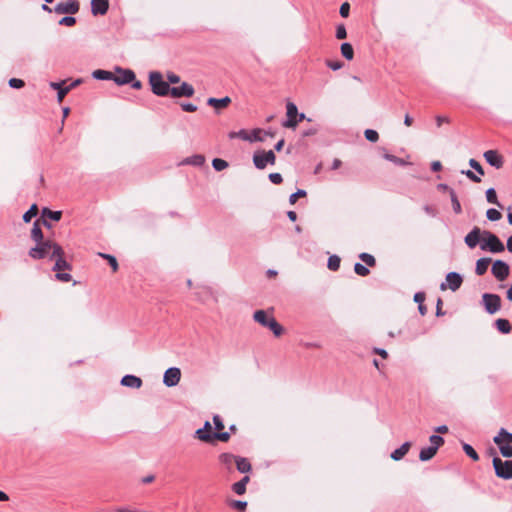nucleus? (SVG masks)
Listing matches in <instances>:
<instances>
[{
    "mask_svg": "<svg viewBox=\"0 0 512 512\" xmlns=\"http://www.w3.org/2000/svg\"><path fill=\"white\" fill-rule=\"evenodd\" d=\"M341 53L346 60H352L354 56V50L352 45L350 43H343L341 45Z\"/></svg>",
    "mask_w": 512,
    "mask_h": 512,
    "instance_id": "33",
    "label": "nucleus"
},
{
    "mask_svg": "<svg viewBox=\"0 0 512 512\" xmlns=\"http://www.w3.org/2000/svg\"><path fill=\"white\" fill-rule=\"evenodd\" d=\"M276 162V156L273 150L269 151H256L253 154V163L255 167L259 170H263L266 168L268 164L274 165Z\"/></svg>",
    "mask_w": 512,
    "mask_h": 512,
    "instance_id": "5",
    "label": "nucleus"
},
{
    "mask_svg": "<svg viewBox=\"0 0 512 512\" xmlns=\"http://www.w3.org/2000/svg\"><path fill=\"white\" fill-rule=\"evenodd\" d=\"M481 236H483V231L479 227H474L464 238L465 244L469 248H475L479 243Z\"/></svg>",
    "mask_w": 512,
    "mask_h": 512,
    "instance_id": "16",
    "label": "nucleus"
},
{
    "mask_svg": "<svg viewBox=\"0 0 512 512\" xmlns=\"http://www.w3.org/2000/svg\"><path fill=\"white\" fill-rule=\"evenodd\" d=\"M486 216L490 221H498L501 219L502 214L498 210L490 208L487 210Z\"/></svg>",
    "mask_w": 512,
    "mask_h": 512,
    "instance_id": "48",
    "label": "nucleus"
},
{
    "mask_svg": "<svg viewBox=\"0 0 512 512\" xmlns=\"http://www.w3.org/2000/svg\"><path fill=\"white\" fill-rule=\"evenodd\" d=\"M219 440L222 442H227L230 439V433L229 432H221L217 431L213 434V440Z\"/></svg>",
    "mask_w": 512,
    "mask_h": 512,
    "instance_id": "51",
    "label": "nucleus"
},
{
    "mask_svg": "<svg viewBox=\"0 0 512 512\" xmlns=\"http://www.w3.org/2000/svg\"><path fill=\"white\" fill-rule=\"evenodd\" d=\"M268 178L275 185H279L283 182V178L280 173H270Z\"/></svg>",
    "mask_w": 512,
    "mask_h": 512,
    "instance_id": "60",
    "label": "nucleus"
},
{
    "mask_svg": "<svg viewBox=\"0 0 512 512\" xmlns=\"http://www.w3.org/2000/svg\"><path fill=\"white\" fill-rule=\"evenodd\" d=\"M354 271L357 275L362 277L367 276L370 273L369 269L359 262L355 263Z\"/></svg>",
    "mask_w": 512,
    "mask_h": 512,
    "instance_id": "47",
    "label": "nucleus"
},
{
    "mask_svg": "<svg viewBox=\"0 0 512 512\" xmlns=\"http://www.w3.org/2000/svg\"><path fill=\"white\" fill-rule=\"evenodd\" d=\"M462 448H463V451L465 452V454L468 457H470L472 460H474V461L479 460L478 453L475 451V449L470 444L463 443Z\"/></svg>",
    "mask_w": 512,
    "mask_h": 512,
    "instance_id": "36",
    "label": "nucleus"
},
{
    "mask_svg": "<svg viewBox=\"0 0 512 512\" xmlns=\"http://www.w3.org/2000/svg\"><path fill=\"white\" fill-rule=\"evenodd\" d=\"M213 434L210 422L206 421L202 428L196 430L194 437L205 443H211L213 441Z\"/></svg>",
    "mask_w": 512,
    "mask_h": 512,
    "instance_id": "14",
    "label": "nucleus"
},
{
    "mask_svg": "<svg viewBox=\"0 0 512 512\" xmlns=\"http://www.w3.org/2000/svg\"><path fill=\"white\" fill-rule=\"evenodd\" d=\"M493 441L496 445L512 444V433L508 432L505 428H501Z\"/></svg>",
    "mask_w": 512,
    "mask_h": 512,
    "instance_id": "22",
    "label": "nucleus"
},
{
    "mask_svg": "<svg viewBox=\"0 0 512 512\" xmlns=\"http://www.w3.org/2000/svg\"><path fill=\"white\" fill-rule=\"evenodd\" d=\"M482 301L486 312L489 314H495L501 307V298L497 294L484 293Z\"/></svg>",
    "mask_w": 512,
    "mask_h": 512,
    "instance_id": "8",
    "label": "nucleus"
},
{
    "mask_svg": "<svg viewBox=\"0 0 512 512\" xmlns=\"http://www.w3.org/2000/svg\"><path fill=\"white\" fill-rule=\"evenodd\" d=\"M491 262L490 258H480L476 262L475 273L479 276L484 275L488 269V266Z\"/></svg>",
    "mask_w": 512,
    "mask_h": 512,
    "instance_id": "28",
    "label": "nucleus"
},
{
    "mask_svg": "<svg viewBox=\"0 0 512 512\" xmlns=\"http://www.w3.org/2000/svg\"><path fill=\"white\" fill-rule=\"evenodd\" d=\"M213 423H214L216 432L222 431L224 429V423L222 421V418L219 415L213 416Z\"/></svg>",
    "mask_w": 512,
    "mask_h": 512,
    "instance_id": "61",
    "label": "nucleus"
},
{
    "mask_svg": "<svg viewBox=\"0 0 512 512\" xmlns=\"http://www.w3.org/2000/svg\"><path fill=\"white\" fill-rule=\"evenodd\" d=\"M509 265L502 260H496L493 265L491 272L498 281H504L509 275Z\"/></svg>",
    "mask_w": 512,
    "mask_h": 512,
    "instance_id": "13",
    "label": "nucleus"
},
{
    "mask_svg": "<svg viewBox=\"0 0 512 512\" xmlns=\"http://www.w3.org/2000/svg\"><path fill=\"white\" fill-rule=\"evenodd\" d=\"M339 13L342 17L346 18L349 16V13H350V5L348 2H344L341 6H340V10H339Z\"/></svg>",
    "mask_w": 512,
    "mask_h": 512,
    "instance_id": "63",
    "label": "nucleus"
},
{
    "mask_svg": "<svg viewBox=\"0 0 512 512\" xmlns=\"http://www.w3.org/2000/svg\"><path fill=\"white\" fill-rule=\"evenodd\" d=\"M42 215H43V217H46L50 220L59 221L62 217V212L61 211H52L48 208H44L42 210Z\"/></svg>",
    "mask_w": 512,
    "mask_h": 512,
    "instance_id": "34",
    "label": "nucleus"
},
{
    "mask_svg": "<svg viewBox=\"0 0 512 512\" xmlns=\"http://www.w3.org/2000/svg\"><path fill=\"white\" fill-rule=\"evenodd\" d=\"M411 447L410 442H404L399 448L391 453V458L395 461L401 460L409 451Z\"/></svg>",
    "mask_w": 512,
    "mask_h": 512,
    "instance_id": "23",
    "label": "nucleus"
},
{
    "mask_svg": "<svg viewBox=\"0 0 512 512\" xmlns=\"http://www.w3.org/2000/svg\"><path fill=\"white\" fill-rule=\"evenodd\" d=\"M92 76L97 80H112L114 81V72L106 70H96L92 73Z\"/></svg>",
    "mask_w": 512,
    "mask_h": 512,
    "instance_id": "31",
    "label": "nucleus"
},
{
    "mask_svg": "<svg viewBox=\"0 0 512 512\" xmlns=\"http://www.w3.org/2000/svg\"><path fill=\"white\" fill-rule=\"evenodd\" d=\"M499 447L500 453L505 458L512 457V445L511 444H500L497 445Z\"/></svg>",
    "mask_w": 512,
    "mask_h": 512,
    "instance_id": "46",
    "label": "nucleus"
},
{
    "mask_svg": "<svg viewBox=\"0 0 512 512\" xmlns=\"http://www.w3.org/2000/svg\"><path fill=\"white\" fill-rule=\"evenodd\" d=\"M31 238L35 242H41L42 240H44L39 219H37L33 224V228L31 230Z\"/></svg>",
    "mask_w": 512,
    "mask_h": 512,
    "instance_id": "29",
    "label": "nucleus"
},
{
    "mask_svg": "<svg viewBox=\"0 0 512 512\" xmlns=\"http://www.w3.org/2000/svg\"><path fill=\"white\" fill-rule=\"evenodd\" d=\"M347 37L346 28L343 24H340L336 28V38L337 39H345Z\"/></svg>",
    "mask_w": 512,
    "mask_h": 512,
    "instance_id": "58",
    "label": "nucleus"
},
{
    "mask_svg": "<svg viewBox=\"0 0 512 512\" xmlns=\"http://www.w3.org/2000/svg\"><path fill=\"white\" fill-rule=\"evenodd\" d=\"M135 78L134 71L130 69H122L120 66H115L114 82L117 85H126L132 82Z\"/></svg>",
    "mask_w": 512,
    "mask_h": 512,
    "instance_id": "10",
    "label": "nucleus"
},
{
    "mask_svg": "<svg viewBox=\"0 0 512 512\" xmlns=\"http://www.w3.org/2000/svg\"><path fill=\"white\" fill-rule=\"evenodd\" d=\"M461 173L474 183L481 182V178L471 170H462Z\"/></svg>",
    "mask_w": 512,
    "mask_h": 512,
    "instance_id": "53",
    "label": "nucleus"
},
{
    "mask_svg": "<svg viewBox=\"0 0 512 512\" xmlns=\"http://www.w3.org/2000/svg\"><path fill=\"white\" fill-rule=\"evenodd\" d=\"M235 465L240 473H248L252 469V466L248 459L240 456H237Z\"/></svg>",
    "mask_w": 512,
    "mask_h": 512,
    "instance_id": "24",
    "label": "nucleus"
},
{
    "mask_svg": "<svg viewBox=\"0 0 512 512\" xmlns=\"http://www.w3.org/2000/svg\"><path fill=\"white\" fill-rule=\"evenodd\" d=\"M266 327L269 328L276 337L281 336L284 331L283 327L276 321L274 317H270L269 323Z\"/></svg>",
    "mask_w": 512,
    "mask_h": 512,
    "instance_id": "30",
    "label": "nucleus"
},
{
    "mask_svg": "<svg viewBox=\"0 0 512 512\" xmlns=\"http://www.w3.org/2000/svg\"><path fill=\"white\" fill-rule=\"evenodd\" d=\"M55 278L62 282H69L72 279V276L69 273L57 271V273L55 274Z\"/></svg>",
    "mask_w": 512,
    "mask_h": 512,
    "instance_id": "62",
    "label": "nucleus"
},
{
    "mask_svg": "<svg viewBox=\"0 0 512 512\" xmlns=\"http://www.w3.org/2000/svg\"><path fill=\"white\" fill-rule=\"evenodd\" d=\"M430 446L434 447L436 450L439 449L444 444V438L440 435H431L429 437Z\"/></svg>",
    "mask_w": 512,
    "mask_h": 512,
    "instance_id": "43",
    "label": "nucleus"
},
{
    "mask_svg": "<svg viewBox=\"0 0 512 512\" xmlns=\"http://www.w3.org/2000/svg\"><path fill=\"white\" fill-rule=\"evenodd\" d=\"M450 198H451L453 211L456 214H460L462 212V207H461L458 197L453 189H450Z\"/></svg>",
    "mask_w": 512,
    "mask_h": 512,
    "instance_id": "35",
    "label": "nucleus"
},
{
    "mask_svg": "<svg viewBox=\"0 0 512 512\" xmlns=\"http://www.w3.org/2000/svg\"><path fill=\"white\" fill-rule=\"evenodd\" d=\"M359 258L369 267H374L376 265L374 256L369 253L363 252L359 255Z\"/></svg>",
    "mask_w": 512,
    "mask_h": 512,
    "instance_id": "42",
    "label": "nucleus"
},
{
    "mask_svg": "<svg viewBox=\"0 0 512 512\" xmlns=\"http://www.w3.org/2000/svg\"><path fill=\"white\" fill-rule=\"evenodd\" d=\"M469 165H470V167H471V168H473V169H474L478 174H480V175H484V170H483V168H482L481 164H480L477 160H475V159H473V158H472V159H470V160H469Z\"/></svg>",
    "mask_w": 512,
    "mask_h": 512,
    "instance_id": "56",
    "label": "nucleus"
},
{
    "mask_svg": "<svg viewBox=\"0 0 512 512\" xmlns=\"http://www.w3.org/2000/svg\"><path fill=\"white\" fill-rule=\"evenodd\" d=\"M148 80L151 92L158 97H192L195 93L193 86L187 82H182L180 86L171 87L160 71L149 72Z\"/></svg>",
    "mask_w": 512,
    "mask_h": 512,
    "instance_id": "1",
    "label": "nucleus"
},
{
    "mask_svg": "<svg viewBox=\"0 0 512 512\" xmlns=\"http://www.w3.org/2000/svg\"><path fill=\"white\" fill-rule=\"evenodd\" d=\"M486 199L489 203L501 207V204L498 201L497 194L494 188H489L486 190Z\"/></svg>",
    "mask_w": 512,
    "mask_h": 512,
    "instance_id": "41",
    "label": "nucleus"
},
{
    "mask_svg": "<svg viewBox=\"0 0 512 512\" xmlns=\"http://www.w3.org/2000/svg\"><path fill=\"white\" fill-rule=\"evenodd\" d=\"M55 246L60 245L52 240H42L41 242H36V246L29 250V256L36 260L46 257L50 258L52 251L55 250Z\"/></svg>",
    "mask_w": 512,
    "mask_h": 512,
    "instance_id": "3",
    "label": "nucleus"
},
{
    "mask_svg": "<svg viewBox=\"0 0 512 512\" xmlns=\"http://www.w3.org/2000/svg\"><path fill=\"white\" fill-rule=\"evenodd\" d=\"M340 258L337 255H332L328 258L327 267L331 271H337L340 267Z\"/></svg>",
    "mask_w": 512,
    "mask_h": 512,
    "instance_id": "39",
    "label": "nucleus"
},
{
    "mask_svg": "<svg viewBox=\"0 0 512 512\" xmlns=\"http://www.w3.org/2000/svg\"><path fill=\"white\" fill-rule=\"evenodd\" d=\"M180 106L185 112H195L197 110V106L192 103H181Z\"/></svg>",
    "mask_w": 512,
    "mask_h": 512,
    "instance_id": "64",
    "label": "nucleus"
},
{
    "mask_svg": "<svg viewBox=\"0 0 512 512\" xmlns=\"http://www.w3.org/2000/svg\"><path fill=\"white\" fill-rule=\"evenodd\" d=\"M50 259H55V264L52 268L53 271L71 270L72 266L64 258V251L61 246H55L52 251Z\"/></svg>",
    "mask_w": 512,
    "mask_h": 512,
    "instance_id": "7",
    "label": "nucleus"
},
{
    "mask_svg": "<svg viewBox=\"0 0 512 512\" xmlns=\"http://www.w3.org/2000/svg\"><path fill=\"white\" fill-rule=\"evenodd\" d=\"M365 138L370 142H377L379 139V134L376 130L366 129L364 132Z\"/></svg>",
    "mask_w": 512,
    "mask_h": 512,
    "instance_id": "49",
    "label": "nucleus"
},
{
    "mask_svg": "<svg viewBox=\"0 0 512 512\" xmlns=\"http://www.w3.org/2000/svg\"><path fill=\"white\" fill-rule=\"evenodd\" d=\"M230 103H231V98L228 96H225L220 99L214 98V97H210L207 99V105L213 107L215 109L216 113H219V110L228 107V105Z\"/></svg>",
    "mask_w": 512,
    "mask_h": 512,
    "instance_id": "18",
    "label": "nucleus"
},
{
    "mask_svg": "<svg viewBox=\"0 0 512 512\" xmlns=\"http://www.w3.org/2000/svg\"><path fill=\"white\" fill-rule=\"evenodd\" d=\"M494 326L501 334H509L511 332L510 322L507 319L499 318L495 320Z\"/></svg>",
    "mask_w": 512,
    "mask_h": 512,
    "instance_id": "25",
    "label": "nucleus"
},
{
    "mask_svg": "<svg viewBox=\"0 0 512 512\" xmlns=\"http://www.w3.org/2000/svg\"><path fill=\"white\" fill-rule=\"evenodd\" d=\"M437 451L432 446L422 448L419 453V459L423 462L429 461L436 455Z\"/></svg>",
    "mask_w": 512,
    "mask_h": 512,
    "instance_id": "27",
    "label": "nucleus"
},
{
    "mask_svg": "<svg viewBox=\"0 0 512 512\" xmlns=\"http://www.w3.org/2000/svg\"><path fill=\"white\" fill-rule=\"evenodd\" d=\"M80 3L78 0H68L67 2L58 3L54 8L56 14L74 15L79 12Z\"/></svg>",
    "mask_w": 512,
    "mask_h": 512,
    "instance_id": "9",
    "label": "nucleus"
},
{
    "mask_svg": "<svg viewBox=\"0 0 512 512\" xmlns=\"http://www.w3.org/2000/svg\"><path fill=\"white\" fill-rule=\"evenodd\" d=\"M99 255L108 261L113 272H116L118 270V262H117V259L113 255L104 254V253H100Z\"/></svg>",
    "mask_w": 512,
    "mask_h": 512,
    "instance_id": "45",
    "label": "nucleus"
},
{
    "mask_svg": "<svg viewBox=\"0 0 512 512\" xmlns=\"http://www.w3.org/2000/svg\"><path fill=\"white\" fill-rule=\"evenodd\" d=\"M481 250H487L492 253L503 252L505 247L501 240L490 231H483V242L480 244Z\"/></svg>",
    "mask_w": 512,
    "mask_h": 512,
    "instance_id": "4",
    "label": "nucleus"
},
{
    "mask_svg": "<svg viewBox=\"0 0 512 512\" xmlns=\"http://www.w3.org/2000/svg\"><path fill=\"white\" fill-rule=\"evenodd\" d=\"M232 490L237 495H243L246 492V487L238 481L232 485Z\"/></svg>",
    "mask_w": 512,
    "mask_h": 512,
    "instance_id": "57",
    "label": "nucleus"
},
{
    "mask_svg": "<svg viewBox=\"0 0 512 512\" xmlns=\"http://www.w3.org/2000/svg\"><path fill=\"white\" fill-rule=\"evenodd\" d=\"M38 213V207L36 204H33L23 215V221L28 223L34 218Z\"/></svg>",
    "mask_w": 512,
    "mask_h": 512,
    "instance_id": "40",
    "label": "nucleus"
},
{
    "mask_svg": "<svg viewBox=\"0 0 512 512\" xmlns=\"http://www.w3.org/2000/svg\"><path fill=\"white\" fill-rule=\"evenodd\" d=\"M181 379V370L178 367L168 368L163 375V383L167 387L176 386Z\"/></svg>",
    "mask_w": 512,
    "mask_h": 512,
    "instance_id": "11",
    "label": "nucleus"
},
{
    "mask_svg": "<svg viewBox=\"0 0 512 512\" xmlns=\"http://www.w3.org/2000/svg\"><path fill=\"white\" fill-rule=\"evenodd\" d=\"M9 86L13 89H20L25 86V82L22 79L11 78L8 82Z\"/></svg>",
    "mask_w": 512,
    "mask_h": 512,
    "instance_id": "54",
    "label": "nucleus"
},
{
    "mask_svg": "<svg viewBox=\"0 0 512 512\" xmlns=\"http://www.w3.org/2000/svg\"><path fill=\"white\" fill-rule=\"evenodd\" d=\"M212 166L216 171H222L228 167V162L221 158H214L212 160Z\"/></svg>",
    "mask_w": 512,
    "mask_h": 512,
    "instance_id": "44",
    "label": "nucleus"
},
{
    "mask_svg": "<svg viewBox=\"0 0 512 512\" xmlns=\"http://www.w3.org/2000/svg\"><path fill=\"white\" fill-rule=\"evenodd\" d=\"M166 80H167V82H169V85L171 86V84L179 83L180 77H179V75L175 74L174 72H168L166 74Z\"/></svg>",
    "mask_w": 512,
    "mask_h": 512,
    "instance_id": "59",
    "label": "nucleus"
},
{
    "mask_svg": "<svg viewBox=\"0 0 512 512\" xmlns=\"http://www.w3.org/2000/svg\"><path fill=\"white\" fill-rule=\"evenodd\" d=\"M120 383L122 386L130 388H140L142 386L141 378L131 374L123 376Z\"/></svg>",
    "mask_w": 512,
    "mask_h": 512,
    "instance_id": "21",
    "label": "nucleus"
},
{
    "mask_svg": "<svg viewBox=\"0 0 512 512\" xmlns=\"http://www.w3.org/2000/svg\"><path fill=\"white\" fill-rule=\"evenodd\" d=\"M236 459V455L228 452L219 455V462L227 469L228 472L233 470V465L236 463Z\"/></svg>",
    "mask_w": 512,
    "mask_h": 512,
    "instance_id": "20",
    "label": "nucleus"
},
{
    "mask_svg": "<svg viewBox=\"0 0 512 512\" xmlns=\"http://www.w3.org/2000/svg\"><path fill=\"white\" fill-rule=\"evenodd\" d=\"M307 195L306 191L303 189H298L295 193H292L289 197V203L291 205L295 204L299 197H305Z\"/></svg>",
    "mask_w": 512,
    "mask_h": 512,
    "instance_id": "50",
    "label": "nucleus"
},
{
    "mask_svg": "<svg viewBox=\"0 0 512 512\" xmlns=\"http://www.w3.org/2000/svg\"><path fill=\"white\" fill-rule=\"evenodd\" d=\"M228 505L229 507H231L232 509H235L237 511H240V512H243L246 510L247 508V502L246 501H241V500H230L228 501Z\"/></svg>",
    "mask_w": 512,
    "mask_h": 512,
    "instance_id": "37",
    "label": "nucleus"
},
{
    "mask_svg": "<svg viewBox=\"0 0 512 512\" xmlns=\"http://www.w3.org/2000/svg\"><path fill=\"white\" fill-rule=\"evenodd\" d=\"M493 467L497 477L508 480L512 479V460H501L499 457L493 458Z\"/></svg>",
    "mask_w": 512,
    "mask_h": 512,
    "instance_id": "6",
    "label": "nucleus"
},
{
    "mask_svg": "<svg viewBox=\"0 0 512 512\" xmlns=\"http://www.w3.org/2000/svg\"><path fill=\"white\" fill-rule=\"evenodd\" d=\"M109 9V0H92L91 12L93 15H105Z\"/></svg>",
    "mask_w": 512,
    "mask_h": 512,
    "instance_id": "17",
    "label": "nucleus"
},
{
    "mask_svg": "<svg viewBox=\"0 0 512 512\" xmlns=\"http://www.w3.org/2000/svg\"><path fill=\"white\" fill-rule=\"evenodd\" d=\"M82 82L81 79H65L60 81H51L49 82V87L55 91H57V101L61 103L65 96L75 87H77Z\"/></svg>",
    "mask_w": 512,
    "mask_h": 512,
    "instance_id": "2",
    "label": "nucleus"
},
{
    "mask_svg": "<svg viewBox=\"0 0 512 512\" xmlns=\"http://www.w3.org/2000/svg\"><path fill=\"white\" fill-rule=\"evenodd\" d=\"M446 281L448 283V287L452 290V291H456L460 288V286L462 285V282H463V278L462 276L457 273V272H449L447 275H446Z\"/></svg>",
    "mask_w": 512,
    "mask_h": 512,
    "instance_id": "19",
    "label": "nucleus"
},
{
    "mask_svg": "<svg viewBox=\"0 0 512 512\" xmlns=\"http://www.w3.org/2000/svg\"><path fill=\"white\" fill-rule=\"evenodd\" d=\"M384 158L386 160L390 161V162H393L396 165L402 166V165L406 164L405 160H403L402 158H399V157H397L395 155H392V154H388L387 153V154L384 155Z\"/></svg>",
    "mask_w": 512,
    "mask_h": 512,
    "instance_id": "52",
    "label": "nucleus"
},
{
    "mask_svg": "<svg viewBox=\"0 0 512 512\" xmlns=\"http://www.w3.org/2000/svg\"><path fill=\"white\" fill-rule=\"evenodd\" d=\"M205 163V157L201 154H196L190 157H187L183 160L182 164L192 165L196 167H200Z\"/></svg>",
    "mask_w": 512,
    "mask_h": 512,
    "instance_id": "26",
    "label": "nucleus"
},
{
    "mask_svg": "<svg viewBox=\"0 0 512 512\" xmlns=\"http://www.w3.org/2000/svg\"><path fill=\"white\" fill-rule=\"evenodd\" d=\"M253 319L262 326L266 327L269 323L270 317L267 316L264 310H257L254 312Z\"/></svg>",
    "mask_w": 512,
    "mask_h": 512,
    "instance_id": "32",
    "label": "nucleus"
},
{
    "mask_svg": "<svg viewBox=\"0 0 512 512\" xmlns=\"http://www.w3.org/2000/svg\"><path fill=\"white\" fill-rule=\"evenodd\" d=\"M484 158L489 165L496 169L502 168L504 161L503 157L496 150H488L484 153Z\"/></svg>",
    "mask_w": 512,
    "mask_h": 512,
    "instance_id": "15",
    "label": "nucleus"
},
{
    "mask_svg": "<svg viewBox=\"0 0 512 512\" xmlns=\"http://www.w3.org/2000/svg\"><path fill=\"white\" fill-rule=\"evenodd\" d=\"M229 138L230 139H234V138H240L244 141H249L250 140V134L245 130V129H241L237 132L235 131H232L228 134Z\"/></svg>",
    "mask_w": 512,
    "mask_h": 512,
    "instance_id": "38",
    "label": "nucleus"
},
{
    "mask_svg": "<svg viewBox=\"0 0 512 512\" xmlns=\"http://www.w3.org/2000/svg\"><path fill=\"white\" fill-rule=\"evenodd\" d=\"M286 110L287 119L282 123V126L285 128H295L298 124V108L293 102H288Z\"/></svg>",
    "mask_w": 512,
    "mask_h": 512,
    "instance_id": "12",
    "label": "nucleus"
},
{
    "mask_svg": "<svg viewBox=\"0 0 512 512\" xmlns=\"http://www.w3.org/2000/svg\"><path fill=\"white\" fill-rule=\"evenodd\" d=\"M76 23V18L73 16H65L59 20V25L62 26H74Z\"/></svg>",
    "mask_w": 512,
    "mask_h": 512,
    "instance_id": "55",
    "label": "nucleus"
}]
</instances>
